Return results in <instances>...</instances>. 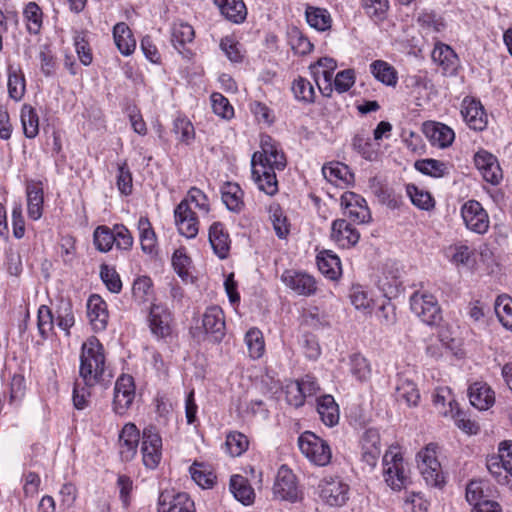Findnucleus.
I'll use <instances>...</instances> for the list:
<instances>
[{"mask_svg": "<svg viewBox=\"0 0 512 512\" xmlns=\"http://www.w3.org/2000/svg\"><path fill=\"white\" fill-rule=\"evenodd\" d=\"M105 369L104 347L95 336H91L81 346L79 375L83 384L94 386L99 383L103 379Z\"/></svg>", "mask_w": 512, "mask_h": 512, "instance_id": "1", "label": "nucleus"}, {"mask_svg": "<svg viewBox=\"0 0 512 512\" xmlns=\"http://www.w3.org/2000/svg\"><path fill=\"white\" fill-rule=\"evenodd\" d=\"M301 453L314 465L323 467L332 459L331 447L327 441L311 431L303 432L298 438Z\"/></svg>", "mask_w": 512, "mask_h": 512, "instance_id": "2", "label": "nucleus"}, {"mask_svg": "<svg viewBox=\"0 0 512 512\" xmlns=\"http://www.w3.org/2000/svg\"><path fill=\"white\" fill-rule=\"evenodd\" d=\"M383 475L385 482L393 490L400 491L409 482L403 457L396 448H390L383 456Z\"/></svg>", "mask_w": 512, "mask_h": 512, "instance_id": "3", "label": "nucleus"}, {"mask_svg": "<svg viewBox=\"0 0 512 512\" xmlns=\"http://www.w3.org/2000/svg\"><path fill=\"white\" fill-rule=\"evenodd\" d=\"M411 311L427 325H436L441 319V309L434 295L414 292L410 297Z\"/></svg>", "mask_w": 512, "mask_h": 512, "instance_id": "4", "label": "nucleus"}, {"mask_svg": "<svg viewBox=\"0 0 512 512\" xmlns=\"http://www.w3.org/2000/svg\"><path fill=\"white\" fill-rule=\"evenodd\" d=\"M261 151L252 155L251 165L264 164L273 170H283L286 167V157L279 144L269 135H262L260 141Z\"/></svg>", "mask_w": 512, "mask_h": 512, "instance_id": "5", "label": "nucleus"}, {"mask_svg": "<svg viewBox=\"0 0 512 512\" xmlns=\"http://www.w3.org/2000/svg\"><path fill=\"white\" fill-rule=\"evenodd\" d=\"M128 229L124 225H115L111 230L107 226H98L93 234V242L100 252H108L115 245L120 250L128 248Z\"/></svg>", "mask_w": 512, "mask_h": 512, "instance_id": "6", "label": "nucleus"}, {"mask_svg": "<svg viewBox=\"0 0 512 512\" xmlns=\"http://www.w3.org/2000/svg\"><path fill=\"white\" fill-rule=\"evenodd\" d=\"M418 469L428 485L439 486L444 482L441 465L436 457V446L428 444L417 454Z\"/></svg>", "mask_w": 512, "mask_h": 512, "instance_id": "7", "label": "nucleus"}, {"mask_svg": "<svg viewBox=\"0 0 512 512\" xmlns=\"http://www.w3.org/2000/svg\"><path fill=\"white\" fill-rule=\"evenodd\" d=\"M319 389L316 380L306 375L300 380L286 384L284 388L286 402L292 407L299 408L304 405L306 398L316 395Z\"/></svg>", "mask_w": 512, "mask_h": 512, "instance_id": "8", "label": "nucleus"}, {"mask_svg": "<svg viewBox=\"0 0 512 512\" xmlns=\"http://www.w3.org/2000/svg\"><path fill=\"white\" fill-rule=\"evenodd\" d=\"M461 216L466 227L478 234H484L489 228V216L476 200H468L461 207Z\"/></svg>", "mask_w": 512, "mask_h": 512, "instance_id": "9", "label": "nucleus"}, {"mask_svg": "<svg viewBox=\"0 0 512 512\" xmlns=\"http://www.w3.org/2000/svg\"><path fill=\"white\" fill-rule=\"evenodd\" d=\"M341 206L344 208V214L357 224L369 223L371 212L366 200L359 194L348 191L341 196Z\"/></svg>", "mask_w": 512, "mask_h": 512, "instance_id": "10", "label": "nucleus"}, {"mask_svg": "<svg viewBox=\"0 0 512 512\" xmlns=\"http://www.w3.org/2000/svg\"><path fill=\"white\" fill-rule=\"evenodd\" d=\"M349 486L339 478H325L319 484L320 498L329 506L340 507L348 500Z\"/></svg>", "mask_w": 512, "mask_h": 512, "instance_id": "11", "label": "nucleus"}, {"mask_svg": "<svg viewBox=\"0 0 512 512\" xmlns=\"http://www.w3.org/2000/svg\"><path fill=\"white\" fill-rule=\"evenodd\" d=\"M142 459L147 468L154 469L161 459L162 439L155 427H147L143 430Z\"/></svg>", "mask_w": 512, "mask_h": 512, "instance_id": "12", "label": "nucleus"}, {"mask_svg": "<svg viewBox=\"0 0 512 512\" xmlns=\"http://www.w3.org/2000/svg\"><path fill=\"white\" fill-rule=\"evenodd\" d=\"M461 115L470 129L483 131L487 128L488 115L479 100L465 97L461 103Z\"/></svg>", "mask_w": 512, "mask_h": 512, "instance_id": "13", "label": "nucleus"}, {"mask_svg": "<svg viewBox=\"0 0 512 512\" xmlns=\"http://www.w3.org/2000/svg\"><path fill=\"white\" fill-rule=\"evenodd\" d=\"M175 224L179 233L188 239H193L199 232V221L193 207H188L186 201H181L174 210Z\"/></svg>", "mask_w": 512, "mask_h": 512, "instance_id": "14", "label": "nucleus"}, {"mask_svg": "<svg viewBox=\"0 0 512 512\" xmlns=\"http://www.w3.org/2000/svg\"><path fill=\"white\" fill-rule=\"evenodd\" d=\"M273 493L275 497L281 500L295 502L298 499L296 476L292 470L285 465H282L278 470L273 486Z\"/></svg>", "mask_w": 512, "mask_h": 512, "instance_id": "15", "label": "nucleus"}, {"mask_svg": "<svg viewBox=\"0 0 512 512\" xmlns=\"http://www.w3.org/2000/svg\"><path fill=\"white\" fill-rule=\"evenodd\" d=\"M282 282L296 294L302 296H311L317 290L315 278L305 272L286 270L281 275Z\"/></svg>", "mask_w": 512, "mask_h": 512, "instance_id": "16", "label": "nucleus"}, {"mask_svg": "<svg viewBox=\"0 0 512 512\" xmlns=\"http://www.w3.org/2000/svg\"><path fill=\"white\" fill-rule=\"evenodd\" d=\"M202 327L213 342H220L225 336V319L219 306L207 307L202 317Z\"/></svg>", "mask_w": 512, "mask_h": 512, "instance_id": "17", "label": "nucleus"}, {"mask_svg": "<svg viewBox=\"0 0 512 512\" xmlns=\"http://www.w3.org/2000/svg\"><path fill=\"white\" fill-rule=\"evenodd\" d=\"M474 164L486 182L496 185L502 179L498 160L490 152L484 149L479 150L474 155Z\"/></svg>", "mask_w": 512, "mask_h": 512, "instance_id": "18", "label": "nucleus"}, {"mask_svg": "<svg viewBox=\"0 0 512 512\" xmlns=\"http://www.w3.org/2000/svg\"><path fill=\"white\" fill-rule=\"evenodd\" d=\"M158 512H195V506L187 493L164 491L159 495Z\"/></svg>", "mask_w": 512, "mask_h": 512, "instance_id": "19", "label": "nucleus"}, {"mask_svg": "<svg viewBox=\"0 0 512 512\" xmlns=\"http://www.w3.org/2000/svg\"><path fill=\"white\" fill-rule=\"evenodd\" d=\"M149 310V327L159 338H167L172 334L171 313L162 305H152Z\"/></svg>", "mask_w": 512, "mask_h": 512, "instance_id": "20", "label": "nucleus"}, {"mask_svg": "<svg viewBox=\"0 0 512 512\" xmlns=\"http://www.w3.org/2000/svg\"><path fill=\"white\" fill-rule=\"evenodd\" d=\"M331 239L342 248L355 246L359 239V231L346 219H337L331 226Z\"/></svg>", "mask_w": 512, "mask_h": 512, "instance_id": "21", "label": "nucleus"}, {"mask_svg": "<svg viewBox=\"0 0 512 512\" xmlns=\"http://www.w3.org/2000/svg\"><path fill=\"white\" fill-rule=\"evenodd\" d=\"M27 214L31 220H39L43 215L44 187L40 180L26 183Z\"/></svg>", "mask_w": 512, "mask_h": 512, "instance_id": "22", "label": "nucleus"}, {"mask_svg": "<svg viewBox=\"0 0 512 512\" xmlns=\"http://www.w3.org/2000/svg\"><path fill=\"white\" fill-rule=\"evenodd\" d=\"M423 133L433 146L439 148L450 146L455 138V133L449 126L433 121L423 124Z\"/></svg>", "mask_w": 512, "mask_h": 512, "instance_id": "23", "label": "nucleus"}, {"mask_svg": "<svg viewBox=\"0 0 512 512\" xmlns=\"http://www.w3.org/2000/svg\"><path fill=\"white\" fill-rule=\"evenodd\" d=\"M434 63L440 66L445 74L453 75L457 72L459 59L455 51L447 44L440 41L435 43L431 53Z\"/></svg>", "mask_w": 512, "mask_h": 512, "instance_id": "24", "label": "nucleus"}, {"mask_svg": "<svg viewBox=\"0 0 512 512\" xmlns=\"http://www.w3.org/2000/svg\"><path fill=\"white\" fill-rule=\"evenodd\" d=\"M209 243L215 255L220 259H225L229 255L231 240L224 224L214 222L208 233Z\"/></svg>", "mask_w": 512, "mask_h": 512, "instance_id": "25", "label": "nucleus"}, {"mask_svg": "<svg viewBox=\"0 0 512 512\" xmlns=\"http://www.w3.org/2000/svg\"><path fill=\"white\" fill-rule=\"evenodd\" d=\"M87 316L95 331H103L108 322L106 302L97 294H92L87 301Z\"/></svg>", "mask_w": 512, "mask_h": 512, "instance_id": "26", "label": "nucleus"}, {"mask_svg": "<svg viewBox=\"0 0 512 512\" xmlns=\"http://www.w3.org/2000/svg\"><path fill=\"white\" fill-rule=\"evenodd\" d=\"M132 294L134 301L145 310L150 309V306L156 305L155 291L153 281L148 276L137 277L132 285Z\"/></svg>", "mask_w": 512, "mask_h": 512, "instance_id": "27", "label": "nucleus"}, {"mask_svg": "<svg viewBox=\"0 0 512 512\" xmlns=\"http://www.w3.org/2000/svg\"><path fill=\"white\" fill-rule=\"evenodd\" d=\"M496 490L485 480H472L466 487V499L472 507L478 503L494 502Z\"/></svg>", "mask_w": 512, "mask_h": 512, "instance_id": "28", "label": "nucleus"}, {"mask_svg": "<svg viewBox=\"0 0 512 512\" xmlns=\"http://www.w3.org/2000/svg\"><path fill=\"white\" fill-rule=\"evenodd\" d=\"M496 490L485 480H472L466 487V499L472 507L478 503L494 502Z\"/></svg>", "mask_w": 512, "mask_h": 512, "instance_id": "29", "label": "nucleus"}, {"mask_svg": "<svg viewBox=\"0 0 512 512\" xmlns=\"http://www.w3.org/2000/svg\"><path fill=\"white\" fill-rule=\"evenodd\" d=\"M252 166V177L257 184L259 190L267 195H275L278 192V181L276 178L275 170L261 164L257 166L254 163Z\"/></svg>", "mask_w": 512, "mask_h": 512, "instance_id": "30", "label": "nucleus"}, {"mask_svg": "<svg viewBox=\"0 0 512 512\" xmlns=\"http://www.w3.org/2000/svg\"><path fill=\"white\" fill-rule=\"evenodd\" d=\"M221 199L226 208L233 213H241L245 207L244 192L235 182H225L221 186Z\"/></svg>", "mask_w": 512, "mask_h": 512, "instance_id": "31", "label": "nucleus"}, {"mask_svg": "<svg viewBox=\"0 0 512 512\" xmlns=\"http://www.w3.org/2000/svg\"><path fill=\"white\" fill-rule=\"evenodd\" d=\"M221 15L234 24L243 23L247 17V8L243 0H213Z\"/></svg>", "mask_w": 512, "mask_h": 512, "instance_id": "32", "label": "nucleus"}, {"mask_svg": "<svg viewBox=\"0 0 512 512\" xmlns=\"http://www.w3.org/2000/svg\"><path fill=\"white\" fill-rule=\"evenodd\" d=\"M469 400L477 409L487 410L495 402L494 391L486 383L475 382L469 387Z\"/></svg>", "mask_w": 512, "mask_h": 512, "instance_id": "33", "label": "nucleus"}, {"mask_svg": "<svg viewBox=\"0 0 512 512\" xmlns=\"http://www.w3.org/2000/svg\"><path fill=\"white\" fill-rule=\"evenodd\" d=\"M317 266L319 271L331 280H336L341 274V262L339 257L331 250L318 253Z\"/></svg>", "mask_w": 512, "mask_h": 512, "instance_id": "34", "label": "nucleus"}, {"mask_svg": "<svg viewBox=\"0 0 512 512\" xmlns=\"http://www.w3.org/2000/svg\"><path fill=\"white\" fill-rule=\"evenodd\" d=\"M317 412L328 427L335 426L339 421V407L331 395H323L318 399Z\"/></svg>", "mask_w": 512, "mask_h": 512, "instance_id": "35", "label": "nucleus"}, {"mask_svg": "<svg viewBox=\"0 0 512 512\" xmlns=\"http://www.w3.org/2000/svg\"><path fill=\"white\" fill-rule=\"evenodd\" d=\"M420 29L426 34L441 33L446 29L444 18L433 10H422L416 19Z\"/></svg>", "mask_w": 512, "mask_h": 512, "instance_id": "36", "label": "nucleus"}, {"mask_svg": "<svg viewBox=\"0 0 512 512\" xmlns=\"http://www.w3.org/2000/svg\"><path fill=\"white\" fill-rule=\"evenodd\" d=\"M112 409L119 416H124L128 412V378L125 373H122L115 383Z\"/></svg>", "mask_w": 512, "mask_h": 512, "instance_id": "37", "label": "nucleus"}, {"mask_svg": "<svg viewBox=\"0 0 512 512\" xmlns=\"http://www.w3.org/2000/svg\"><path fill=\"white\" fill-rule=\"evenodd\" d=\"M44 14L41 7L34 1L28 2L23 9V19L27 32L38 35L43 26Z\"/></svg>", "mask_w": 512, "mask_h": 512, "instance_id": "38", "label": "nucleus"}, {"mask_svg": "<svg viewBox=\"0 0 512 512\" xmlns=\"http://www.w3.org/2000/svg\"><path fill=\"white\" fill-rule=\"evenodd\" d=\"M371 74L382 84L395 87L398 82L396 69L386 61L375 60L370 64Z\"/></svg>", "mask_w": 512, "mask_h": 512, "instance_id": "39", "label": "nucleus"}, {"mask_svg": "<svg viewBox=\"0 0 512 512\" xmlns=\"http://www.w3.org/2000/svg\"><path fill=\"white\" fill-rule=\"evenodd\" d=\"M230 491L244 505L253 503L255 493L249 481L242 475H233L230 479Z\"/></svg>", "mask_w": 512, "mask_h": 512, "instance_id": "40", "label": "nucleus"}, {"mask_svg": "<svg viewBox=\"0 0 512 512\" xmlns=\"http://www.w3.org/2000/svg\"><path fill=\"white\" fill-rule=\"evenodd\" d=\"M306 21L310 27L318 31H327L332 26V18L328 10L308 5L305 10Z\"/></svg>", "mask_w": 512, "mask_h": 512, "instance_id": "41", "label": "nucleus"}, {"mask_svg": "<svg viewBox=\"0 0 512 512\" xmlns=\"http://www.w3.org/2000/svg\"><path fill=\"white\" fill-rule=\"evenodd\" d=\"M20 120L26 138L34 139L39 134V115L30 104H24L20 111Z\"/></svg>", "mask_w": 512, "mask_h": 512, "instance_id": "42", "label": "nucleus"}, {"mask_svg": "<svg viewBox=\"0 0 512 512\" xmlns=\"http://www.w3.org/2000/svg\"><path fill=\"white\" fill-rule=\"evenodd\" d=\"M269 219L273 229L280 239H285L290 233V223L279 204L273 203L268 208Z\"/></svg>", "mask_w": 512, "mask_h": 512, "instance_id": "43", "label": "nucleus"}, {"mask_svg": "<svg viewBox=\"0 0 512 512\" xmlns=\"http://www.w3.org/2000/svg\"><path fill=\"white\" fill-rule=\"evenodd\" d=\"M349 372L359 382H366L371 377V365L361 354L354 353L349 356Z\"/></svg>", "mask_w": 512, "mask_h": 512, "instance_id": "44", "label": "nucleus"}, {"mask_svg": "<svg viewBox=\"0 0 512 512\" xmlns=\"http://www.w3.org/2000/svg\"><path fill=\"white\" fill-rule=\"evenodd\" d=\"M8 94L15 101H20L26 90V81L20 68H8Z\"/></svg>", "mask_w": 512, "mask_h": 512, "instance_id": "45", "label": "nucleus"}, {"mask_svg": "<svg viewBox=\"0 0 512 512\" xmlns=\"http://www.w3.org/2000/svg\"><path fill=\"white\" fill-rule=\"evenodd\" d=\"M414 167L422 174L435 178L444 177L449 174L447 163L432 158L417 160Z\"/></svg>", "mask_w": 512, "mask_h": 512, "instance_id": "46", "label": "nucleus"}, {"mask_svg": "<svg viewBox=\"0 0 512 512\" xmlns=\"http://www.w3.org/2000/svg\"><path fill=\"white\" fill-rule=\"evenodd\" d=\"M379 286L386 296H395L402 287L400 271L386 267L379 279Z\"/></svg>", "mask_w": 512, "mask_h": 512, "instance_id": "47", "label": "nucleus"}, {"mask_svg": "<svg viewBox=\"0 0 512 512\" xmlns=\"http://www.w3.org/2000/svg\"><path fill=\"white\" fill-rule=\"evenodd\" d=\"M364 13L374 22L386 19L389 10V0H360Z\"/></svg>", "mask_w": 512, "mask_h": 512, "instance_id": "48", "label": "nucleus"}, {"mask_svg": "<svg viewBox=\"0 0 512 512\" xmlns=\"http://www.w3.org/2000/svg\"><path fill=\"white\" fill-rule=\"evenodd\" d=\"M139 240L141 248L145 253H152L156 247V234L149 220L141 217L138 221Z\"/></svg>", "mask_w": 512, "mask_h": 512, "instance_id": "49", "label": "nucleus"}, {"mask_svg": "<svg viewBox=\"0 0 512 512\" xmlns=\"http://www.w3.org/2000/svg\"><path fill=\"white\" fill-rule=\"evenodd\" d=\"M406 192L413 205L419 209L428 211L434 208V198L428 191L420 189L414 184H408L406 186Z\"/></svg>", "mask_w": 512, "mask_h": 512, "instance_id": "50", "label": "nucleus"}, {"mask_svg": "<svg viewBox=\"0 0 512 512\" xmlns=\"http://www.w3.org/2000/svg\"><path fill=\"white\" fill-rule=\"evenodd\" d=\"M172 43L176 49L193 41L195 33L193 27L185 22H174L171 29Z\"/></svg>", "mask_w": 512, "mask_h": 512, "instance_id": "51", "label": "nucleus"}, {"mask_svg": "<svg viewBox=\"0 0 512 512\" xmlns=\"http://www.w3.org/2000/svg\"><path fill=\"white\" fill-rule=\"evenodd\" d=\"M245 343L253 359L260 358L265 350L263 334L258 328H251L245 334Z\"/></svg>", "mask_w": 512, "mask_h": 512, "instance_id": "52", "label": "nucleus"}, {"mask_svg": "<svg viewBox=\"0 0 512 512\" xmlns=\"http://www.w3.org/2000/svg\"><path fill=\"white\" fill-rule=\"evenodd\" d=\"M495 313L500 323L512 331V299L507 295L498 296L495 301Z\"/></svg>", "mask_w": 512, "mask_h": 512, "instance_id": "53", "label": "nucleus"}, {"mask_svg": "<svg viewBox=\"0 0 512 512\" xmlns=\"http://www.w3.org/2000/svg\"><path fill=\"white\" fill-rule=\"evenodd\" d=\"M353 149L367 160H373L376 156L375 150L372 148L369 134L364 129L356 133L352 139Z\"/></svg>", "mask_w": 512, "mask_h": 512, "instance_id": "54", "label": "nucleus"}, {"mask_svg": "<svg viewBox=\"0 0 512 512\" xmlns=\"http://www.w3.org/2000/svg\"><path fill=\"white\" fill-rule=\"evenodd\" d=\"M324 177L332 183H336L338 180L343 182H349L352 175L349 172L348 166L340 162H332L328 165H324L322 168Z\"/></svg>", "mask_w": 512, "mask_h": 512, "instance_id": "55", "label": "nucleus"}, {"mask_svg": "<svg viewBox=\"0 0 512 512\" xmlns=\"http://www.w3.org/2000/svg\"><path fill=\"white\" fill-rule=\"evenodd\" d=\"M186 201L188 207H194L200 213L207 215L210 212V204L207 195L199 188L192 187L187 196L182 200Z\"/></svg>", "mask_w": 512, "mask_h": 512, "instance_id": "56", "label": "nucleus"}, {"mask_svg": "<svg viewBox=\"0 0 512 512\" xmlns=\"http://www.w3.org/2000/svg\"><path fill=\"white\" fill-rule=\"evenodd\" d=\"M292 91L296 99L313 103L315 100V90L311 82L301 76L293 81Z\"/></svg>", "mask_w": 512, "mask_h": 512, "instance_id": "57", "label": "nucleus"}, {"mask_svg": "<svg viewBox=\"0 0 512 512\" xmlns=\"http://www.w3.org/2000/svg\"><path fill=\"white\" fill-rule=\"evenodd\" d=\"M37 327L39 335L43 339H48L52 334L54 328L53 315L50 308L46 305H41L38 309Z\"/></svg>", "mask_w": 512, "mask_h": 512, "instance_id": "58", "label": "nucleus"}, {"mask_svg": "<svg viewBox=\"0 0 512 512\" xmlns=\"http://www.w3.org/2000/svg\"><path fill=\"white\" fill-rule=\"evenodd\" d=\"M289 44L291 49L298 55H307L314 47L308 37L297 28L289 32Z\"/></svg>", "mask_w": 512, "mask_h": 512, "instance_id": "59", "label": "nucleus"}, {"mask_svg": "<svg viewBox=\"0 0 512 512\" xmlns=\"http://www.w3.org/2000/svg\"><path fill=\"white\" fill-rule=\"evenodd\" d=\"M349 297L352 305L358 310L367 311L373 303L369 292L361 285L352 286Z\"/></svg>", "mask_w": 512, "mask_h": 512, "instance_id": "60", "label": "nucleus"}, {"mask_svg": "<svg viewBox=\"0 0 512 512\" xmlns=\"http://www.w3.org/2000/svg\"><path fill=\"white\" fill-rule=\"evenodd\" d=\"M225 445L231 456H240L248 449L249 440L240 432H231L226 437Z\"/></svg>", "mask_w": 512, "mask_h": 512, "instance_id": "61", "label": "nucleus"}, {"mask_svg": "<svg viewBox=\"0 0 512 512\" xmlns=\"http://www.w3.org/2000/svg\"><path fill=\"white\" fill-rule=\"evenodd\" d=\"M397 399L408 406H416L420 399L419 391L412 381L405 380L397 387Z\"/></svg>", "mask_w": 512, "mask_h": 512, "instance_id": "62", "label": "nucleus"}, {"mask_svg": "<svg viewBox=\"0 0 512 512\" xmlns=\"http://www.w3.org/2000/svg\"><path fill=\"white\" fill-rule=\"evenodd\" d=\"M173 131L178 136L179 141L189 144L195 137L193 124L184 117H178L173 122Z\"/></svg>", "mask_w": 512, "mask_h": 512, "instance_id": "63", "label": "nucleus"}, {"mask_svg": "<svg viewBox=\"0 0 512 512\" xmlns=\"http://www.w3.org/2000/svg\"><path fill=\"white\" fill-rule=\"evenodd\" d=\"M57 326L69 334V329L75 324L74 313L70 302H61L57 309Z\"/></svg>", "mask_w": 512, "mask_h": 512, "instance_id": "64", "label": "nucleus"}]
</instances>
